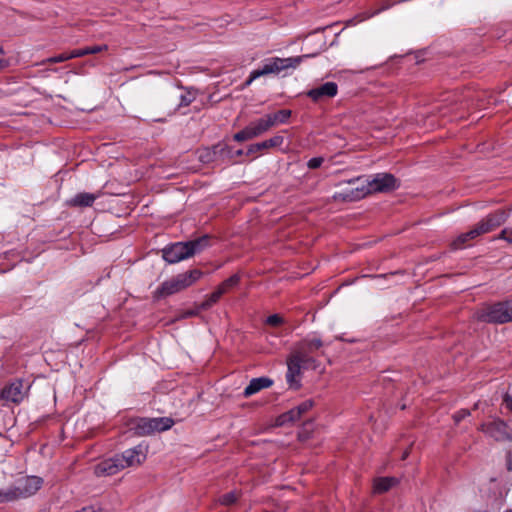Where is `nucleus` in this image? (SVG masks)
Wrapping results in <instances>:
<instances>
[{
	"label": "nucleus",
	"instance_id": "obj_1",
	"mask_svg": "<svg viewBox=\"0 0 512 512\" xmlns=\"http://www.w3.org/2000/svg\"><path fill=\"white\" fill-rule=\"evenodd\" d=\"M148 445L144 442L126 449L121 454H116L95 465L94 473L97 476H111L123 469L137 467L143 464L147 458Z\"/></svg>",
	"mask_w": 512,
	"mask_h": 512
},
{
	"label": "nucleus",
	"instance_id": "obj_2",
	"mask_svg": "<svg viewBox=\"0 0 512 512\" xmlns=\"http://www.w3.org/2000/svg\"><path fill=\"white\" fill-rule=\"evenodd\" d=\"M203 273L199 269H192L177 274L162 282L153 292V298L160 300L175 295L191 287L196 283Z\"/></svg>",
	"mask_w": 512,
	"mask_h": 512
},
{
	"label": "nucleus",
	"instance_id": "obj_3",
	"mask_svg": "<svg viewBox=\"0 0 512 512\" xmlns=\"http://www.w3.org/2000/svg\"><path fill=\"white\" fill-rule=\"evenodd\" d=\"M323 345L321 337L312 333L300 340L291 353L301 358L306 367L317 370L320 367L319 357L323 354L321 350Z\"/></svg>",
	"mask_w": 512,
	"mask_h": 512
},
{
	"label": "nucleus",
	"instance_id": "obj_4",
	"mask_svg": "<svg viewBox=\"0 0 512 512\" xmlns=\"http://www.w3.org/2000/svg\"><path fill=\"white\" fill-rule=\"evenodd\" d=\"M208 242L209 238L204 236L193 241L172 244L163 249V258L170 264L178 263L201 252L208 246Z\"/></svg>",
	"mask_w": 512,
	"mask_h": 512
},
{
	"label": "nucleus",
	"instance_id": "obj_5",
	"mask_svg": "<svg viewBox=\"0 0 512 512\" xmlns=\"http://www.w3.org/2000/svg\"><path fill=\"white\" fill-rule=\"evenodd\" d=\"M304 56H296L289 58L274 57L266 60L261 68L253 70L246 81V85H250L255 79L268 74H279L288 68H296L302 61Z\"/></svg>",
	"mask_w": 512,
	"mask_h": 512
},
{
	"label": "nucleus",
	"instance_id": "obj_6",
	"mask_svg": "<svg viewBox=\"0 0 512 512\" xmlns=\"http://www.w3.org/2000/svg\"><path fill=\"white\" fill-rule=\"evenodd\" d=\"M371 193L368 178L360 177L342 185L341 189L334 194L333 198L340 201H356Z\"/></svg>",
	"mask_w": 512,
	"mask_h": 512
},
{
	"label": "nucleus",
	"instance_id": "obj_7",
	"mask_svg": "<svg viewBox=\"0 0 512 512\" xmlns=\"http://www.w3.org/2000/svg\"><path fill=\"white\" fill-rule=\"evenodd\" d=\"M272 129L269 119L265 114L259 119L250 122L244 129L234 134L233 138L237 142H243L257 138Z\"/></svg>",
	"mask_w": 512,
	"mask_h": 512
},
{
	"label": "nucleus",
	"instance_id": "obj_8",
	"mask_svg": "<svg viewBox=\"0 0 512 512\" xmlns=\"http://www.w3.org/2000/svg\"><path fill=\"white\" fill-rule=\"evenodd\" d=\"M240 278L238 275H233L227 280H225L222 284L218 286V288L209 296V298L201 304V306L197 307L195 310H189L185 313L186 317H195L199 316V311L201 309H206L210 307L212 304L216 303L220 297L228 292L231 288L236 286L239 282Z\"/></svg>",
	"mask_w": 512,
	"mask_h": 512
},
{
	"label": "nucleus",
	"instance_id": "obj_9",
	"mask_svg": "<svg viewBox=\"0 0 512 512\" xmlns=\"http://www.w3.org/2000/svg\"><path fill=\"white\" fill-rule=\"evenodd\" d=\"M478 320H512V300L484 306Z\"/></svg>",
	"mask_w": 512,
	"mask_h": 512
},
{
	"label": "nucleus",
	"instance_id": "obj_10",
	"mask_svg": "<svg viewBox=\"0 0 512 512\" xmlns=\"http://www.w3.org/2000/svg\"><path fill=\"white\" fill-rule=\"evenodd\" d=\"M302 370H311L306 367L298 356L292 353L287 358L286 382L291 389H298L301 386Z\"/></svg>",
	"mask_w": 512,
	"mask_h": 512
},
{
	"label": "nucleus",
	"instance_id": "obj_11",
	"mask_svg": "<svg viewBox=\"0 0 512 512\" xmlns=\"http://www.w3.org/2000/svg\"><path fill=\"white\" fill-rule=\"evenodd\" d=\"M479 429L492 437L496 441H505L511 439V434L509 433L508 425L501 419L497 418L489 423H483L480 425Z\"/></svg>",
	"mask_w": 512,
	"mask_h": 512
},
{
	"label": "nucleus",
	"instance_id": "obj_12",
	"mask_svg": "<svg viewBox=\"0 0 512 512\" xmlns=\"http://www.w3.org/2000/svg\"><path fill=\"white\" fill-rule=\"evenodd\" d=\"M27 395L24 389L23 381L16 379L6 385L0 392V398L6 402L15 404L21 403Z\"/></svg>",
	"mask_w": 512,
	"mask_h": 512
},
{
	"label": "nucleus",
	"instance_id": "obj_13",
	"mask_svg": "<svg viewBox=\"0 0 512 512\" xmlns=\"http://www.w3.org/2000/svg\"><path fill=\"white\" fill-rule=\"evenodd\" d=\"M367 178L372 193L388 192L398 187L397 179L391 174L380 173Z\"/></svg>",
	"mask_w": 512,
	"mask_h": 512
},
{
	"label": "nucleus",
	"instance_id": "obj_14",
	"mask_svg": "<svg viewBox=\"0 0 512 512\" xmlns=\"http://www.w3.org/2000/svg\"><path fill=\"white\" fill-rule=\"evenodd\" d=\"M283 142H284L283 136H281L279 134L274 135L273 137H271L265 141L251 144L246 151V155L256 158L259 155L264 154L267 150H269L271 148L280 147L283 144Z\"/></svg>",
	"mask_w": 512,
	"mask_h": 512
},
{
	"label": "nucleus",
	"instance_id": "obj_15",
	"mask_svg": "<svg viewBox=\"0 0 512 512\" xmlns=\"http://www.w3.org/2000/svg\"><path fill=\"white\" fill-rule=\"evenodd\" d=\"M18 491L22 498L34 495L43 485V479L39 476H26L17 481Z\"/></svg>",
	"mask_w": 512,
	"mask_h": 512
},
{
	"label": "nucleus",
	"instance_id": "obj_16",
	"mask_svg": "<svg viewBox=\"0 0 512 512\" xmlns=\"http://www.w3.org/2000/svg\"><path fill=\"white\" fill-rule=\"evenodd\" d=\"M509 217V211L498 210L489 214L485 219L478 223L483 234L494 230L503 224Z\"/></svg>",
	"mask_w": 512,
	"mask_h": 512
},
{
	"label": "nucleus",
	"instance_id": "obj_17",
	"mask_svg": "<svg viewBox=\"0 0 512 512\" xmlns=\"http://www.w3.org/2000/svg\"><path fill=\"white\" fill-rule=\"evenodd\" d=\"M338 86L334 82H326L319 87L313 88L307 92V95L314 101L324 98H332L337 95Z\"/></svg>",
	"mask_w": 512,
	"mask_h": 512
},
{
	"label": "nucleus",
	"instance_id": "obj_18",
	"mask_svg": "<svg viewBox=\"0 0 512 512\" xmlns=\"http://www.w3.org/2000/svg\"><path fill=\"white\" fill-rule=\"evenodd\" d=\"M314 405V401L312 399H307L301 402L298 406L292 408L288 412L284 413L281 416V422H295L300 420L303 414L307 413Z\"/></svg>",
	"mask_w": 512,
	"mask_h": 512
},
{
	"label": "nucleus",
	"instance_id": "obj_19",
	"mask_svg": "<svg viewBox=\"0 0 512 512\" xmlns=\"http://www.w3.org/2000/svg\"><path fill=\"white\" fill-rule=\"evenodd\" d=\"M273 385V380L269 377H258L250 380L249 384L243 391V396L248 398L263 389H267Z\"/></svg>",
	"mask_w": 512,
	"mask_h": 512
},
{
	"label": "nucleus",
	"instance_id": "obj_20",
	"mask_svg": "<svg viewBox=\"0 0 512 512\" xmlns=\"http://www.w3.org/2000/svg\"><path fill=\"white\" fill-rule=\"evenodd\" d=\"M158 432L155 418H142L135 425V433L139 436H147Z\"/></svg>",
	"mask_w": 512,
	"mask_h": 512
},
{
	"label": "nucleus",
	"instance_id": "obj_21",
	"mask_svg": "<svg viewBox=\"0 0 512 512\" xmlns=\"http://www.w3.org/2000/svg\"><path fill=\"white\" fill-rule=\"evenodd\" d=\"M482 234L483 233H482L479 225L477 224L474 228H472L468 232L459 235L453 241L452 245H453V247L455 249H462V248H464L468 244V242L470 240H473V239H475L476 237H478V236H480Z\"/></svg>",
	"mask_w": 512,
	"mask_h": 512
},
{
	"label": "nucleus",
	"instance_id": "obj_22",
	"mask_svg": "<svg viewBox=\"0 0 512 512\" xmlns=\"http://www.w3.org/2000/svg\"><path fill=\"white\" fill-rule=\"evenodd\" d=\"M98 198L97 194L82 192L68 201L70 206L88 207Z\"/></svg>",
	"mask_w": 512,
	"mask_h": 512
},
{
	"label": "nucleus",
	"instance_id": "obj_23",
	"mask_svg": "<svg viewBox=\"0 0 512 512\" xmlns=\"http://www.w3.org/2000/svg\"><path fill=\"white\" fill-rule=\"evenodd\" d=\"M266 115L269 119L271 127L273 128L278 125L288 123L292 115V111L289 109H281L276 112L268 113Z\"/></svg>",
	"mask_w": 512,
	"mask_h": 512
},
{
	"label": "nucleus",
	"instance_id": "obj_24",
	"mask_svg": "<svg viewBox=\"0 0 512 512\" xmlns=\"http://www.w3.org/2000/svg\"><path fill=\"white\" fill-rule=\"evenodd\" d=\"M18 499H23V498L21 496L20 491H18L17 482L13 486H10L6 489L0 490V503L11 502V501H15Z\"/></svg>",
	"mask_w": 512,
	"mask_h": 512
},
{
	"label": "nucleus",
	"instance_id": "obj_25",
	"mask_svg": "<svg viewBox=\"0 0 512 512\" xmlns=\"http://www.w3.org/2000/svg\"><path fill=\"white\" fill-rule=\"evenodd\" d=\"M397 483L393 477L378 478L374 481L373 489L376 493H384Z\"/></svg>",
	"mask_w": 512,
	"mask_h": 512
},
{
	"label": "nucleus",
	"instance_id": "obj_26",
	"mask_svg": "<svg viewBox=\"0 0 512 512\" xmlns=\"http://www.w3.org/2000/svg\"><path fill=\"white\" fill-rule=\"evenodd\" d=\"M155 420L157 422L158 432L166 431L174 424V421L169 417H159L155 418Z\"/></svg>",
	"mask_w": 512,
	"mask_h": 512
},
{
	"label": "nucleus",
	"instance_id": "obj_27",
	"mask_svg": "<svg viewBox=\"0 0 512 512\" xmlns=\"http://www.w3.org/2000/svg\"><path fill=\"white\" fill-rule=\"evenodd\" d=\"M237 499V496L234 492H229L224 495H222L219 499L220 503L222 505H231L233 504Z\"/></svg>",
	"mask_w": 512,
	"mask_h": 512
},
{
	"label": "nucleus",
	"instance_id": "obj_28",
	"mask_svg": "<svg viewBox=\"0 0 512 512\" xmlns=\"http://www.w3.org/2000/svg\"><path fill=\"white\" fill-rule=\"evenodd\" d=\"M497 239H502L512 244V227H507L503 229L498 235Z\"/></svg>",
	"mask_w": 512,
	"mask_h": 512
},
{
	"label": "nucleus",
	"instance_id": "obj_29",
	"mask_svg": "<svg viewBox=\"0 0 512 512\" xmlns=\"http://www.w3.org/2000/svg\"><path fill=\"white\" fill-rule=\"evenodd\" d=\"M69 60L68 52L61 53L57 56L48 58L45 62L46 63H60Z\"/></svg>",
	"mask_w": 512,
	"mask_h": 512
},
{
	"label": "nucleus",
	"instance_id": "obj_30",
	"mask_svg": "<svg viewBox=\"0 0 512 512\" xmlns=\"http://www.w3.org/2000/svg\"><path fill=\"white\" fill-rule=\"evenodd\" d=\"M469 415H470L469 410L461 409L453 415V419H454L455 423L458 424L459 422H461L463 419H465Z\"/></svg>",
	"mask_w": 512,
	"mask_h": 512
},
{
	"label": "nucleus",
	"instance_id": "obj_31",
	"mask_svg": "<svg viewBox=\"0 0 512 512\" xmlns=\"http://www.w3.org/2000/svg\"><path fill=\"white\" fill-rule=\"evenodd\" d=\"M85 55H87V48L75 49V50H72L71 52H68L69 60L73 59V58L82 57Z\"/></svg>",
	"mask_w": 512,
	"mask_h": 512
},
{
	"label": "nucleus",
	"instance_id": "obj_32",
	"mask_svg": "<svg viewBox=\"0 0 512 512\" xmlns=\"http://www.w3.org/2000/svg\"><path fill=\"white\" fill-rule=\"evenodd\" d=\"M106 49H107L106 45L92 46V47L87 48V55L88 54H96V53L102 52V51H104Z\"/></svg>",
	"mask_w": 512,
	"mask_h": 512
},
{
	"label": "nucleus",
	"instance_id": "obj_33",
	"mask_svg": "<svg viewBox=\"0 0 512 512\" xmlns=\"http://www.w3.org/2000/svg\"><path fill=\"white\" fill-rule=\"evenodd\" d=\"M323 159L320 157L312 158L308 161V167L315 169L321 166Z\"/></svg>",
	"mask_w": 512,
	"mask_h": 512
},
{
	"label": "nucleus",
	"instance_id": "obj_34",
	"mask_svg": "<svg viewBox=\"0 0 512 512\" xmlns=\"http://www.w3.org/2000/svg\"><path fill=\"white\" fill-rule=\"evenodd\" d=\"M503 406L508 409L509 411H512V397L508 394H506L503 398Z\"/></svg>",
	"mask_w": 512,
	"mask_h": 512
},
{
	"label": "nucleus",
	"instance_id": "obj_35",
	"mask_svg": "<svg viewBox=\"0 0 512 512\" xmlns=\"http://www.w3.org/2000/svg\"><path fill=\"white\" fill-rule=\"evenodd\" d=\"M9 61L3 57H0V71L8 67Z\"/></svg>",
	"mask_w": 512,
	"mask_h": 512
},
{
	"label": "nucleus",
	"instance_id": "obj_36",
	"mask_svg": "<svg viewBox=\"0 0 512 512\" xmlns=\"http://www.w3.org/2000/svg\"><path fill=\"white\" fill-rule=\"evenodd\" d=\"M192 101L190 96H182L181 105H189Z\"/></svg>",
	"mask_w": 512,
	"mask_h": 512
},
{
	"label": "nucleus",
	"instance_id": "obj_37",
	"mask_svg": "<svg viewBox=\"0 0 512 512\" xmlns=\"http://www.w3.org/2000/svg\"><path fill=\"white\" fill-rule=\"evenodd\" d=\"M266 320L274 321V320H282V318L278 314H272V315L268 316V318Z\"/></svg>",
	"mask_w": 512,
	"mask_h": 512
},
{
	"label": "nucleus",
	"instance_id": "obj_38",
	"mask_svg": "<svg viewBox=\"0 0 512 512\" xmlns=\"http://www.w3.org/2000/svg\"><path fill=\"white\" fill-rule=\"evenodd\" d=\"M206 153H207V156H204L202 154L200 155V159L201 160H203V161H209L210 160V158L208 157L210 152L207 150Z\"/></svg>",
	"mask_w": 512,
	"mask_h": 512
},
{
	"label": "nucleus",
	"instance_id": "obj_39",
	"mask_svg": "<svg viewBox=\"0 0 512 512\" xmlns=\"http://www.w3.org/2000/svg\"><path fill=\"white\" fill-rule=\"evenodd\" d=\"M244 154L243 150L236 151V156H242Z\"/></svg>",
	"mask_w": 512,
	"mask_h": 512
},
{
	"label": "nucleus",
	"instance_id": "obj_40",
	"mask_svg": "<svg viewBox=\"0 0 512 512\" xmlns=\"http://www.w3.org/2000/svg\"><path fill=\"white\" fill-rule=\"evenodd\" d=\"M407 455H408V452H407V451H406V452H404V454H403V458H406V457H407Z\"/></svg>",
	"mask_w": 512,
	"mask_h": 512
},
{
	"label": "nucleus",
	"instance_id": "obj_41",
	"mask_svg": "<svg viewBox=\"0 0 512 512\" xmlns=\"http://www.w3.org/2000/svg\"><path fill=\"white\" fill-rule=\"evenodd\" d=\"M508 469H509V470H511V469H512V463H511V462H509Z\"/></svg>",
	"mask_w": 512,
	"mask_h": 512
},
{
	"label": "nucleus",
	"instance_id": "obj_42",
	"mask_svg": "<svg viewBox=\"0 0 512 512\" xmlns=\"http://www.w3.org/2000/svg\"><path fill=\"white\" fill-rule=\"evenodd\" d=\"M0 54L1 55L4 54V51H3V49L1 47H0Z\"/></svg>",
	"mask_w": 512,
	"mask_h": 512
},
{
	"label": "nucleus",
	"instance_id": "obj_43",
	"mask_svg": "<svg viewBox=\"0 0 512 512\" xmlns=\"http://www.w3.org/2000/svg\"><path fill=\"white\" fill-rule=\"evenodd\" d=\"M271 324H278L279 322H276V321H273V322H270Z\"/></svg>",
	"mask_w": 512,
	"mask_h": 512
}]
</instances>
